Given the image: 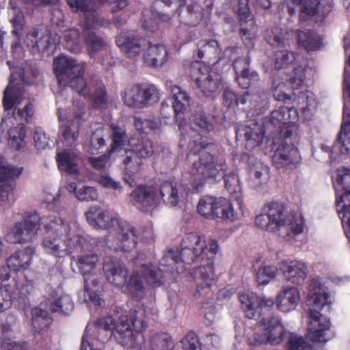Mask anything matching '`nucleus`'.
Wrapping results in <instances>:
<instances>
[{
    "label": "nucleus",
    "mask_w": 350,
    "mask_h": 350,
    "mask_svg": "<svg viewBox=\"0 0 350 350\" xmlns=\"http://www.w3.org/2000/svg\"><path fill=\"white\" fill-rule=\"evenodd\" d=\"M218 250L217 242L206 241L196 232L186 234L181 241L180 249L176 250V273L182 274L188 270L187 266L196 264L189 274L196 283L193 297L203 304L212 295L214 282V259Z\"/></svg>",
    "instance_id": "f257e3e1"
},
{
    "label": "nucleus",
    "mask_w": 350,
    "mask_h": 350,
    "mask_svg": "<svg viewBox=\"0 0 350 350\" xmlns=\"http://www.w3.org/2000/svg\"><path fill=\"white\" fill-rule=\"evenodd\" d=\"M213 145L206 146L199 153L197 161L193 163L191 173L196 186H202L206 182L213 183L217 178L224 179L225 187L232 200H235L239 206L242 204L243 193L239 179L237 174L227 170L226 159L221 155L215 156L211 150Z\"/></svg>",
    "instance_id": "f03ea898"
},
{
    "label": "nucleus",
    "mask_w": 350,
    "mask_h": 350,
    "mask_svg": "<svg viewBox=\"0 0 350 350\" xmlns=\"http://www.w3.org/2000/svg\"><path fill=\"white\" fill-rule=\"evenodd\" d=\"M256 226L265 231L277 233L289 239L303 232L301 223L298 222L295 215L289 213L284 202L271 201L267 203L262 213L256 215Z\"/></svg>",
    "instance_id": "7ed1b4c3"
},
{
    "label": "nucleus",
    "mask_w": 350,
    "mask_h": 350,
    "mask_svg": "<svg viewBox=\"0 0 350 350\" xmlns=\"http://www.w3.org/2000/svg\"><path fill=\"white\" fill-rule=\"evenodd\" d=\"M50 223L42 221L46 235L42 240V246L53 255L60 256L62 253L68 254L76 252H82L88 245L86 239L81 236L76 235L70 237L67 234L65 239H62V234L66 232L68 226L65 225L61 218L50 216L46 219Z\"/></svg>",
    "instance_id": "20e7f679"
},
{
    "label": "nucleus",
    "mask_w": 350,
    "mask_h": 350,
    "mask_svg": "<svg viewBox=\"0 0 350 350\" xmlns=\"http://www.w3.org/2000/svg\"><path fill=\"white\" fill-rule=\"evenodd\" d=\"M103 269L109 283L124 287V293L134 299L140 300L144 297L145 287L137 271H133L127 280V269L119 260L111 257L105 259Z\"/></svg>",
    "instance_id": "39448f33"
},
{
    "label": "nucleus",
    "mask_w": 350,
    "mask_h": 350,
    "mask_svg": "<svg viewBox=\"0 0 350 350\" xmlns=\"http://www.w3.org/2000/svg\"><path fill=\"white\" fill-rule=\"evenodd\" d=\"M329 297L328 293L317 291L312 293L308 299L310 318L317 323V325H311L309 327L310 337L314 342H325L329 340L327 334L330 329V320L321 313L325 308L327 312H330L332 306L328 301Z\"/></svg>",
    "instance_id": "423d86ee"
},
{
    "label": "nucleus",
    "mask_w": 350,
    "mask_h": 350,
    "mask_svg": "<svg viewBox=\"0 0 350 350\" xmlns=\"http://www.w3.org/2000/svg\"><path fill=\"white\" fill-rule=\"evenodd\" d=\"M124 104L131 109H142L157 104L160 100V89L151 83H133L120 94Z\"/></svg>",
    "instance_id": "0eeeda50"
},
{
    "label": "nucleus",
    "mask_w": 350,
    "mask_h": 350,
    "mask_svg": "<svg viewBox=\"0 0 350 350\" xmlns=\"http://www.w3.org/2000/svg\"><path fill=\"white\" fill-rule=\"evenodd\" d=\"M298 119V112L294 107L281 106L278 109L271 111L269 118L265 120L267 134L273 139L289 138L295 129Z\"/></svg>",
    "instance_id": "6e6552de"
},
{
    "label": "nucleus",
    "mask_w": 350,
    "mask_h": 350,
    "mask_svg": "<svg viewBox=\"0 0 350 350\" xmlns=\"http://www.w3.org/2000/svg\"><path fill=\"white\" fill-rule=\"evenodd\" d=\"M189 73L191 79L206 96H212L221 83V75L213 72L209 66L200 61L190 64Z\"/></svg>",
    "instance_id": "1a4fd4ad"
},
{
    "label": "nucleus",
    "mask_w": 350,
    "mask_h": 350,
    "mask_svg": "<svg viewBox=\"0 0 350 350\" xmlns=\"http://www.w3.org/2000/svg\"><path fill=\"white\" fill-rule=\"evenodd\" d=\"M197 210L200 215L207 219L219 218L230 221L237 219L232 204L224 198L204 196L200 200Z\"/></svg>",
    "instance_id": "9d476101"
},
{
    "label": "nucleus",
    "mask_w": 350,
    "mask_h": 350,
    "mask_svg": "<svg viewBox=\"0 0 350 350\" xmlns=\"http://www.w3.org/2000/svg\"><path fill=\"white\" fill-rule=\"evenodd\" d=\"M336 206L343 227L350 230V170H339L336 178Z\"/></svg>",
    "instance_id": "9b49d317"
},
{
    "label": "nucleus",
    "mask_w": 350,
    "mask_h": 350,
    "mask_svg": "<svg viewBox=\"0 0 350 350\" xmlns=\"http://www.w3.org/2000/svg\"><path fill=\"white\" fill-rule=\"evenodd\" d=\"M41 218L37 212L26 213L12 227L10 234L14 243L25 244L32 242L41 227Z\"/></svg>",
    "instance_id": "f8f14e48"
},
{
    "label": "nucleus",
    "mask_w": 350,
    "mask_h": 350,
    "mask_svg": "<svg viewBox=\"0 0 350 350\" xmlns=\"http://www.w3.org/2000/svg\"><path fill=\"white\" fill-rule=\"evenodd\" d=\"M134 204L143 212L148 211L159 203V188L157 183L138 185L131 192Z\"/></svg>",
    "instance_id": "ddd939ff"
},
{
    "label": "nucleus",
    "mask_w": 350,
    "mask_h": 350,
    "mask_svg": "<svg viewBox=\"0 0 350 350\" xmlns=\"http://www.w3.org/2000/svg\"><path fill=\"white\" fill-rule=\"evenodd\" d=\"M239 301L245 316L251 319L260 317L265 312H271L275 304L273 299L249 294L240 295Z\"/></svg>",
    "instance_id": "4468645a"
},
{
    "label": "nucleus",
    "mask_w": 350,
    "mask_h": 350,
    "mask_svg": "<svg viewBox=\"0 0 350 350\" xmlns=\"http://www.w3.org/2000/svg\"><path fill=\"white\" fill-rule=\"evenodd\" d=\"M85 67L83 63L65 55H59L54 59L53 72L59 85H65V82L77 72L82 71Z\"/></svg>",
    "instance_id": "2eb2a0df"
},
{
    "label": "nucleus",
    "mask_w": 350,
    "mask_h": 350,
    "mask_svg": "<svg viewBox=\"0 0 350 350\" xmlns=\"http://www.w3.org/2000/svg\"><path fill=\"white\" fill-rule=\"evenodd\" d=\"M300 161L298 149L293 144L282 143L274 152L273 162L278 169L295 167Z\"/></svg>",
    "instance_id": "dca6fc26"
},
{
    "label": "nucleus",
    "mask_w": 350,
    "mask_h": 350,
    "mask_svg": "<svg viewBox=\"0 0 350 350\" xmlns=\"http://www.w3.org/2000/svg\"><path fill=\"white\" fill-rule=\"evenodd\" d=\"M278 266L284 278L293 284L301 285L304 284L308 276V266L302 261L284 260L279 263Z\"/></svg>",
    "instance_id": "f3484780"
},
{
    "label": "nucleus",
    "mask_w": 350,
    "mask_h": 350,
    "mask_svg": "<svg viewBox=\"0 0 350 350\" xmlns=\"http://www.w3.org/2000/svg\"><path fill=\"white\" fill-rule=\"evenodd\" d=\"M260 323L265 326L266 334L268 337V343L271 345L281 344L286 338L288 339L289 332L282 324L281 320L273 316L268 318L262 317Z\"/></svg>",
    "instance_id": "a211bd4d"
},
{
    "label": "nucleus",
    "mask_w": 350,
    "mask_h": 350,
    "mask_svg": "<svg viewBox=\"0 0 350 350\" xmlns=\"http://www.w3.org/2000/svg\"><path fill=\"white\" fill-rule=\"evenodd\" d=\"M144 40L131 32H121L116 38V44L128 58L139 55L144 46Z\"/></svg>",
    "instance_id": "6ab92c4d"
},
{
    "label": "nucleus",
    "mask_w": 350,
    "mask_h": 350,
    "mask_svg": "<svg viewBox=\"0 0 350 350\" xmlns=\"http://www.w3.org/2000/svg\"><path fill=\"white\" fill-rule=\"evenodd\" d=\"M90 18L87 16V21H85L84 28L83 29V36L87 48V51L91 57L94 56L98 52L103 50L106 46L104 38L97 35L92 28L95 26L98 21V17Z\"/></svg>",
    "instance_id": "aec40b11"
},
{
    "label": "nucleus",
    "mask_w": 350,
    "mask_h": 350,
    "mask_svg": "<svg viewBox=\"0 0 350 350\" xmlns=\"http://www.w3.org/2000/svg\"><path fill=\"white\" fill-rule=\"evenodd\" d=\"M26 42L31 47L33 53H39L49 55L55 49V44L52 40L51 34L49 32H44L39 36V31L33 30L27 35Z\"/></svg>",
    "instance_id": "412c9836"
},
{
    "label": "nucleus",
    "mask_w": 350,
    "mask_h": 350,
    "mask_svg": "<svg viewBox=\"0 0 350 350\" xmlns=\"http://www.w3.org/2000/svg\"><path fill=\"white\" fill-rule=\"evenodd\" d=\"M201 10V7L194 0H179L176 14L181 23L193 26L202 17Z\"/></svg>",
    "instance_id": "4be33fe9"
},
{
    "label": "nucleus",
    "mask_w": 350,
    "mask_h": 350,
    "mask_svg": "<svg viewBox=\"0 0 350 350\" xmlns=\"http://www.w3.org/2000/svg\"><path fill=\"white\" fill-rule=\"evenodd\" d=\"M35 253L36 248L32 246L16 251L7 259V266L14 272L26 270L29 268Z\"/></svg>",
    "instance_id": "5701e85b"
},
{
    "label": "nucleus",
    "mask_w": 350,
    "mask_h": 350,
    "mask_svg": "<svg viewBox=\"0 0 350 350\" xmlns=\"http://www.w3.org/2000/svg\"><path fill=\"white\" fill-rule=\"evenodd\" d=\"M86 218L90 225L101 229H109L116 221L107 211L98 206L90 208L86 212Z\"/></svg>",
    "instance_id": "b1692460"
},
{
    "label": "nucleus",
    "mask_w": 350,
    "mask_h": 350,
    "mask_svg": "<svg viewBox=\"0 0 350 350\" xmlns=\"http://www.w3.org/2000/svg\"><path fill=\"white\" fill-rule=\"evenodd\" d=\"M98 261V256L94 254H88L79 256L77 265L83 275L85 287L88 288L89 284L94 282L96 284L97 276L93 273Z\"/></svg>",
    "instance_id": "393cba45"
},
{
    "label": "nucleus",
    "mask_w": 350,
    "mask_h": 350,
    "mask_svg": "<svg viewBox=\"0 0 350 350\" xmlns=\"http://www.w3.org/2000/svg\"><path fill=\"white\" fill-rule=\"evenodd\" d=\"M299 299V292L296 287L284 288L277 295V308L283 312H290L296 308Z\"/></svg>",
    "instance_id": "a878e982"
},
{
    "label": "nucleus",
    "mask_w": 350,
    "mask_h": 350,
    "mask_svg": "<svg viewBox=\"0 0 350 350\" xmlns=\"http://www.w3.org/2000/svg\"><path fill=\"white\" fill-rule=\"evenodd\" d=\"M242 131L245 137V148L250 151L260 146L262 143L265 134L267 133L265 124L264 123L262 126L257 122H252L245 126Z\"/></svg>",
    "instance_id": "bb28decb"
},
{
    "label": "nucleus",
    "mask_w": 350,
    "mask_h": 350,
    "mask_svg": "<svg viewBox=\"0 0 350 350\" xmlns=\"http://www.w3.org/2000/svg\"><path fill=\"white\" fill-rule=\"evenodd\" d=\"M50 309L52 312H60L68 315L74 310V303L71 297L59 291L51 289L49 293Z\"/></svg>",
    "instance_id": "cd10ccee"
},
{
    "label": "nucleus",
    "mask_w": 350,
    "mask_h": 350,
    "mask_svg": "<svg viewBox=\"0 0 350 350\" xmlns=\"http://www.w3.org/2000/svg\"><path fill=\"white\" fill-rule=\"evenodd\" d=\"M119 228L117 243L118 249L122 252L131 251L137 245V235L135 228L126 222L120 223Z\"/></svg>",
    "instance_id": "c85d7f7f"
},
{
    "label": "nucleus",
    "mask_w": 350,
    "mask_h": 350,
    "mask_svg": "<svg viewBox=\"0 0 350 350\" xmlns=\"http://www.w3.org/2000/svg\"><path fill=\"white\" fill-rule=\"evenodd\" d=\"M168 59V52L165 45L149 43L144 53V62L150 66L158 67L163 65Z\"/></svg>",
    "instance_id": "c756f323"
},
{
    "label": "nucleus",
    "mask_w": 350,
    "mask_h": 350,
    "mask_svg": "<svg viewBox=\"0 0 350 350\" xmlns=\"http://www.w3.org/2000/svg\"><path fill=\"white\" fill-rule=\"evenodd\" d=\"M113 336L117 342L124 347L129 349L138 346L136 336L129 323L124 322L118 324Z\"/></svg>",
    "instance_id": "7c9ffc66"
},
{
    "label": "nucleus",
    "mask_w": 350,
    "mask_h": 350,
    "mask_svg": "<svg viewBox=\"0 0 350 350\" xmlns=\"http://www.w3.org/2000/svg\"><path fill=\"white\" fill-rule=\"evenodd\" d=\"M322 42L321 37L314 31L307 30L297 32L298 44L307 51H315L321 49Z\"/></svg>",
    "instance_id": "2f4dec72"
},
{
    "label": "nucleus",
    "mask_w": 350,
    "mask_h": 350,
    "mask_svg": "<svg viewBox=\"0 0 350 350\" xmlns=\"http://www.w3.org/2000/svg\"><path fill=\"white\" fill-rule=\"evenodd\" d=\"M13 75H11L10 83L4 90L3 105L5 111L12 109L15 105H18L23 99V90L13 85Z\"/></svg>",
    "instance_id": "473e14b6"
},
{
    "label": "nucleus",
    "mask_w": 350,
    "mask_h": 350,
    "mask_svg": "<svg viewBox=\"0 0 350 350\" xmlns=\"http://www.w3.org/2000/svg\"><path fill=\"white\" fill-rule=\"evenodd\" d=\"M140 270L142 277L148 286L157 288L163 284V271L157 266L152 264H143Z\"/></svg>",
    "instance_id": "72a5a7b5"
},
{
    "label": "nucleus",
    "mask_w": 350,
    "mask_h": 350,
    "mask_svg": "<svg viewBox=\"0 0 350 350\" xmlns=\"http://www.w3.org/2000/svg\"><path fill=\"white\" fill-rule=\"evenodd\" d=\"M110 129L111 143L107 150L108 154L112 155L124 148L128 142V136L126 131L118 125L113 124L110 126Z\"/></svg>",
    "instance_id": "f704fd0d"
},
{
    "label": "nucleus",
    "mask_w": 350,
    "mask_h": 350,
    "mask_svg": "<svg viewBox=\"0 0 350 350\" xmlns=\"http://www.w3.org/2000/svg\"><path fill=\"white\" fill-rule=\"evenodd\" d=\"M220 48L217 41L215 39L202 40L197 44L196 55L199 59L206 58L212 59L217 58L220 53Z\"/></svg>",
    "instance_id": "c9c22d12"
},
{
    "label": "nucleus",
    "mask_w": 350,
    "mask_h": 350,
    "mask_svg": "<svg viewBox=\"0 0 350 350\" xmlns=\"http://www.w3.org/2000/svg\"><path fill=\"white\" fill-rule=\"evenodd\" d=\"M95 326L100 341L105 342L109 339L113 334L116 327V321L111 316L99 318L95 322Z\"/></svg>",
    "instance_id": "e433bc0d"
},
{
    "label": "nucleus",
    "mask_w": 350,
    "mask_h": 350,
    "mask_svg": "<svg viewBox=\"0 0 350 350\" xmlns=\"http://www.w3.org/2000/svg\"><path fill=\"white\" fill-rule=\"evenodd\" d=\"M293 4L302 5L300 10L299 19L301 22H305L309 18L319 14L321 5L320 0H290Z\"/></svg>",
    "instance_id": "4c0bfd02"
},
{
    "label": "nucleus",
    "mask_w": 350,
    "mask_h": 350,
    "mask_svg": "<svg viewBox=\"0 0 350 350\" xmlns=\"http://www.w3.org/2000/svg\"><path fill=\"white\" fill-rule=\"evenodd\" d=\"M66 3L73 12H81L85 14V21L87 16L90 18H96L98 16L95 10L94 3L92 0H66Z\"/></svg>",
    "instance_id": "58836bf2"
},
{
    "label": "nucleus",
    "mask_w": 350,
    "mask_h": 350,
    "mask_svg": "<svg viewBox=\"0 0 350 350\" xmlns=\"http://www.w3.org/2000/svg\"><path fill=\"white\" fill-rule=\"evenodd\" d=\"M131 153L136 154L142 159H146L151 157L154 152L153 144L148 139H142V140L133 139L131 142Z\"/></svg>",
    "instance_id": "ea45409f"
},
{
    "label": "nucleus",
    "mask_w": 350,
    "mask_h": 350,
    "mask_svg": "<svg viewBox=\"0 0 350 350\" xmlns=\"http://www.w3.org/2000/svg\"><path fill=\"white\" fill-rule=\"evenodd\" d=\"M149 346L151 350H172L174 347L172 336L165 332L152 334Z\"/></svg>",
    "instance_id": "a19ab883"
},
{
    "label": "nucleus",
    "mask_w": 350,
    "mask_h": 350,
    "mask_svg": "<svg viewBox=\"0 0 350 350\" xmlns=\"http://www.w3.org/2000/svg\"><path fill=\"white\" fill-rule=\"evenodd\" d=\"M31 324L36 332H39L48 327L51 323L49 311L40 308H35L31 311Z\"/></svg>",
    "instance_id": "79ce46f5"
},
{
    "label": "nucleus",
    "mask_w": 350,
    "mask_h": 350,
    "mask_svg": "<svg viewBox=\"0 0 350 350\" xmlns=\"http://www.w3.org/2000/svg\"><path fill=\"white\" fill-rule=\"evenodd\" d=\"M56 161L59 169L68 174H78L79 171L70 153L60 152L57 154Z\"/></svg>",
    "instance_id": "37998d69"
},
{
    "label": "nucleus",
    "mask_w": 350,
    "mask_h": 350,
    "mask_svg": "<svg viewBox=\"0 0 350 350\" xmlns=\"http://www.w3.org/2000/svg\"><path fill=\"white\" fill-rule=\"evenodd\" d=\"M85 67L82 68L81 72H78L69 78L64 85L70 86L76 91L80 96H86L90 95V89L87 86V82L83 77Z\"/></svg>",
    "instance_id": "c03bdc74"
},
{
    "label": "nucleus",
    "mask_w": 350,
    "mask_h": 350,
    "mask_svg": "<svg viewBox=\"0 0 350 350\" xmlns=\"http://www.w3.org/2000/svg\"><path fill=\"white\" fill-rule=\"evenodd\" d=\"M126 321L130 322L129 324L132 325L133 330L137 334L142 332L147 327L145 312L143 310H130L129 318L126 317Z\"/></svg>",
    "instance_id": "a18cd8bd"
},
{
    "label": "nucleus",
    "mask_w": 350,
    "mask_h": 350,
    "mask_svg": "<svg viewBox=\"0 0 350 350\" xmlns=\"http://www.w3.org/2000/svg\"><path fill=\"white\" fill-rule=\"evenodd\" d=\"M347 126H350V121L345 120V118L344 116L340 131L338 133L337 140L334 144V146H340V152L342 154L349 152L350 149V147L349 146L350 144V131L347 130Z\"/></svg>",
    "instance_id": "49530a36"
},
{
    "label": "nucleus",
    "mask_w": 350,
    "mask_h": 350,
    "mask_svg": "<svg viewBox=\"0 0 350 350\" xmlns=\"http://www.w3.org/2000/svg\"><path fill=\"white\" fill-rule=\"evenodd\" d=\"M9 145L16 150H20L25 142L26 129L24 126H16L8 131Z\"/></svg>",
    "instance_id": "de8ad7c7"
},
{
    "label": "nucleus",
    "mask_w": 350,
    "mask_h": 350,
    "mask_svg": "<svg viewBox=\"0 0 350 350\" xmlns=\"http://www.w3.org/2000/svg\"><path fill=\"white\" fill-rule=\"evenodd\" d=\"M123 164L124 165L125 174L133 180V177L141 170L142 165V158L131 152L129 155H126L124 159Z\"/></svg>",
    "instance_id": "09e8293b"
},
{
    "label": "nucleus",
    "mask_w": 350,
    "mask_h": 350,
    "mask_svg": "<svg viewBox=\"0 0 350 350\" xmlns=\"http://www.w3.org/2000/svg\"><path fill=\"white\" fill-rule=\"evenodd\" d=\"M59 133L68 145L72 144L78 138L79 126H75L72 121H67L59 127Z\"/></svg>",
    "instance_id": "8fccbe9b"
},
{
    "label": "nucleus",
    "mask_w": 350,
    "mask_h": 350,
    "mask_svg": "<svg viewBox=\"0 0 350 350\" xmlns=\"http://www.w3.org/2000/svg\"><path fill=\"white\" fill-rule=\"evenodd\" d=\"M176 89L178 92L176 93V116L179 113H186L191 110L192 99L187 92L182 90L178 85Z\"/></svg>",
    "instance_id": "3c124183"
},
{
    "label": "nucleus",
    "mask_w": 350,
    "mask_h": 350,
    "mask_svg": "<svg viewBox=\"0 0 350 350\" xmlns=\"http://www.w3.org/2000/svg\"><path fill=\"white\" fill-rule=\"evenodd\" d=\"M159 200H163V202L175 206V187L170 181H164L159 187Z\"/></svg>",
    "instance_id": "603ef678"
},
{
    "label": "nucleus",
    "mask_w": 350,
    "mask_h": 350,
    "mask_svg": "<svg viewBox=\"0 0 350 350\" xmlns=\"http://www.w3.org/2000/svg\"><path fill=\"white\" fill-rule=\"evenodd\" d=\"M278 271V269L275 266L267 265L260 267L256 274L257 283L259 285L268 284L276 276Z\"/></svg>",
    "instance_id": "864d4df0"
},
{
    "label": "nucleus",
    "mask_w": 350,
    "mask_h": 350,
    "mask_svg": "<svg viewBox=\"0 0 350 350\" xmlns=\"http://www.w3.org/2000/svg\"><path fill=\"white\" fill-rule=\"evenodd\" d=\"M286 350H312V347L303 336L291 332L286 342Z\"/></svg>",
    "instance_id": "5fc2aeb1"
},
{
    "label": "nucleus",
    "mask_w": 350,
    "mask_h": 350,
    "mask_svg": "<svg viewBox=\"0 0 350 350\" xmlns=\"http://www.w3.org/2000/svg\"><path fill=\"white\" fill-rule=\"evenodd\" d=\"M236 80L241 88L247 89L253 82L259 80V75L256 71L245 68L242 72L236 74Z\"/></svg>",
    "instance_id": "6e6d98bb"
},
{
    "label": "nucleus",
    "mask_w": 350,
    "mask_h": 350,
    "mask_svg": "<svg viewBox=\"0 0 350 350\" xmlns=\"http://www.w3.org/2000/svg\"><path fill=\"white\" fill-rule=\"evenodd\" d=\"M306 78L305 71L302 66L295 67L286 79L287 83L293 90H298L303 84Z\"/></svg>",
    "instance_id": "4d7b16f0"
},
{
    "label": "nucleus",
    "mask_w": 350,
    "mask_h": 350,
    "mask_svg": "<svg viewBox=\"0 0 350 350\" xmlns=\"http://www.w3.org/2000/svg\"><path fill=\"white\" fill-rule=\"evenodd\" d=\"M90 98V102L94 108H103L107 103V91L104 85H100L95 91L87 96Z\"/></svg>",
    "instance_id": "13d9d810"
},
{
    "label": "nucleus",
    "mask_w": 350,
    "mask_h": 350,
    "mask_svg": "<svg viewBox=\"0 0 350 350\" xmlns=\"http://www.w3.org/2000/svg\"><path fill=\"white\" fill-rule=\"evenodd\" d=\"M295 59L293 52L288 51H277L275 54V68L280 70L286 68Z\"/></svg>",
    "instance_id": "bf43d9fd"
},
{
    "label": "nucleus",
    "mask_w": 350,
    "mask_h": 350,
    "mask_svg": "<svg viewBox=\"0 0 350 350\" xmlns=\"http://www.w3.org/2000/svg\"><path fill=\"white\" fill-rule=\"evenodd\" d=\"M184 350H202L201 342L197 334L192 331L189 332L180 340Z\"/></svg>",
    "instance_id": "052dcab7"
},
{
    "label": "nucleus",
    "mask_w": 350,
    "mask_h": 350,
    "mask_svg": "<svg viewBox=\"0 0 350 350\" xmlns=\"http://www.w3.org/2000/svg\"><path fill=\"white\" fill-rule=\"evenodd\" d=\"M34 113V107L31 102H28L23 109H15L13 116L18 120L21 124L29 123Z\"/></svg>",
    "instance_id": "680f3d73"
},
{
    "label": "nucleus",
    "mask_w": 350,
    "mask_h": 350,
    "mask_svg": "<svg viewBox=\"0 0 350 350\" xmlns=\"http://www.w3.org/2000/svg\"><path fill=\"white\" fill-rule=\"evenodd\" d=\"M151 19L154 21V25H148L147 23H144L143 26L144 29H146L150 31H154L157 29H159L161 25L167 24L171 18L168 14L159 12H152Z\"/></svg>",
    "instance_id": "e2e57ef3"
},
{
    "label": "nucleus",
    "mask_w": 350,
    "mask_h": 350,
    "mask_svg": "<svg viewBox=\"0 0 350 350\" xmlns=\"http://www.w3.org/2000/svg\"><path fill=\"white\" fill-rule=\"evenodd\" d=\"M105 146L106 142L103 136L95 132L91 136L88 152L91 154H97L100 152V150Z\"/></svg>",
    "instance_id": "0e129e2a"
},
{
    "label": "nucleus",
    "mask_w": 350,
    "mask_h": 350,
    "mask_svg": "<svg viewBox=\"0 0 350 350\" xmlns=\"http://www.w3.org/2000/svg\"><path fill=\"white\" fill-rule=\"evenodd\" d=\"M161 114L163 118H175V94H172L167 100L161 103Z\"/></svg>",
    "instance_id": "69168bd1"
},
{
    "label": "nucleus",
    "mask_w": 350,
    "mask_h": 350,
    "mask_svg": "<svg viewBox=\"0 0 350 350\" xmlns=\"http://www.w3.org/2000/svg\"><path fill=\"white\" fill-rule=\"evenodd\" d=\"M135 129L142 133H149L157 129V123L154 120L142 119L135 118L134 120Z\"/></svg>",
    "instance_id": "338daca9"
},
{
    "label": "nucleus",
    "mask_w": 350,
    "mask_h": 350,
    "mask_svg": "<svg viewBox=\"0 0 350 350\" xmlns=\"http://www.w3.org/2000/svg\"><path fill=\"white\" fill-rule=\"evenodd\" d=\"M77 198L80 201H94L97 200L98 194L93 187L83 186L76 191Z\"/></svg>",
    "instance_id": "774afa93"
}]
</instances>
